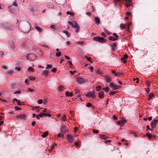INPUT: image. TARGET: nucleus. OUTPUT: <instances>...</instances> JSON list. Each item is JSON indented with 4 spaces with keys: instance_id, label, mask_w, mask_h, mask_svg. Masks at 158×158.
<instances>
[{
    "instance_id": "nucleus-1",
    "label": "nucleus",
    "mask_w": 158,
    "mask_h": 158,
    "mask_svg": "<svg viewBox=\"0 0 158 158\" xmlns=\"http://www.w3.org/2000/svg\"><path fill=\"white\" fill-rule=\"evenodd\" d=\"M36 55L33 54H27L26 56V58L29 60L33 61L36 58Z\"/></svg>"
},
{
    "instance_id": "nucleus-2",
    "label": "nucleus",
    "mask_w": 158,
    "mask_h": 158,
    "mask_svg": "<svg viewBox=\"0 0 158 158\" xmlns=\"http://www.w3.org/2000/svg\"><path fill=\"white\" fill-rule=\"evenodd\" d=\"M31 30V26L29 23L27 22L25 24V26L23 28V31L24 32L26 33L29 32Z\"/></svg>"
},
{
    "instance_id": "nucleus-3",
    "label": "nucleus",
    "mask_w": 158,
    "mask_h": 158,
    "mask_svg": "<svg viewBox=\"0 0 158 158\" xmlns=\"http://www.w3.org/2000/svg\"><path fill=\"white\" fill-rule=\"evenodd\" d=\"M1 25L2 27L5 29L7 30L8 31H11L12 29V27L11 26L9 25H7L4 22L1 23Z\"/></svg>"
},
{
    "instance_id": "nucleus-4",
    "label": "nucleus",
    "mask_w": 158,
    "mask_h": 158,
    "mask_svg": "<svg viewBox=\"0 0 158 158\" xmlns=\"http://www.w3.org/2000/svg\"><path fill=\"white\" fill-rule=\"evenodd\" d=\"M110 86L111 87L112 89L113 90L118 89L121 88V86L120 85L117 86L116 85L114 84L113 83L111 82L110 84Z\"/></svg>"
},
{
    "instance_id": "nucleus-5",
    "label": "nucleus",
    "mask_w": 158,
    "mask_h": 158,
    "mask_svg": "<svg viewBox=\"0 0 158 158\" xmlns=\"http://www.w3.org/2000/svg\"><path fill=\"white\" fill-rule=\"evenodd\" d=\"M95 92L94 91L89 92L85 95L88 97L94 98H95Z\"/></svg>"
},
{
    "instance_id": "nucleus-6",
    "label": "nucleus",
    "mask_w": 158,
    "mask_h": 158,
    "mask_svg": "<svg viewBox=\"0 0 158 158\" xmlns=\"http://www.w3.org/2000/svg\"><path fill=\"white\" fill-rule=\"evenodd\" d=\"M67 138L69 143H72L73 140V137L71 135H67Z\"/></svg>"
},
{
    "instance_id": "nucleus-7",
    "label": "nucleus",
    "mask_w": 158,
    "mask_h": 158,
    "mask_svg": "<svg viewBox=\"0 0 158 158\" xmlns=\"http://www.w3.org/2000/svg\"><path fill=\"white\" fill-rule=\"evenodd\" d=\"M132 5L131 0H126L125 1V5L127 7H130Z\"/></svg>"
},
{
    "instance_id": "nucleus-8",
    "label": "nucleus",
    "mask_w": 158,
    "mask_h": 158,
    "mask_svg": "<svg viewBox=\"0 0 158 158\" xmlns=\"http://www.w3.org/2000/svg\"><path fill=\"white\" fill-rule=\"evenodd\" d=\"M50 27L53 29L55 30H57L60 29V27L58 25H51L50 26Z\"/></svg>"
},
{
    "instance_id": "nucleus-9",
    "label": "nucleus",
    "mask_w": 158,
    "mask_h": 158,
    "mask_svg": "<svg viewBox=\"0 0 158 158\" xmlns=\"http://www.w3.org/2000/svg\"><path fill=\"white\" fill-rule=\"evenodd\" d=\"M77 81L78 83L80 84H81L82 83H84L85 82V80L82 78L79 77L77 79Z\"/></svg>"
},
{
    "instance_id": "nucleus-10",
    "label": "nucleus",
    "mask_w": 158,
    "mask_h": 158,
    "mask_svg": "<svg viewBox=\"0 0 158 158\" xmlns=\"http://www.w3.org/2000/svg\"><path fill=\"white\" fill-rule=\"evenodd\" d=\"M16 117L17 118H21L22 119H24L26 118V116L25 114H21L17 115Z\"/></svg>"
},
{
    "instance_id": "nucleus-11",
    "label": "nucleus",
    "mask_w": 158,
    "mask_h": 158,
    "mask_svg": "<svg viewBox=\"0 0 158 158\" xmlns=\"http://www.w3.org/2000/svg\"><path fill=\"white\" fill-rule=\"evenodd\" d=\"M6 72L7 74L11 75L14 74V70L11 69L6 71Z\"/></svg>"
},
{
    "instance_id": "nucleus-12",
    "label": "nucleus",
    "mask_w": 158,
    "mask_h": 158,
    "mask_svg": "<svg viewBox=\"0 0 158 158\" xmlns=\"http://www.w3.org/2000/svg\"><path fill=\"white\" fill-rule=\"evenodd\" d=\"M128 56L127 55V54H125L124 55L123 57L121 58V60L124 63H125L126 62V61H125V59L127 58H128Z\"/></svg>"
},
{
    "instance_id": "nucleus-13",
    "label": "nucleus",
    "mask_w": 158,
    "mask_h": 158,
    "mask_svg": "<svg viewBox=\"0 0 158 158\" xmlns=\"http://www.w3.org/2000/svg\"><path fill=\"white\" fill-rule=\"evenodd\" d=\"M96 74H99L101 75L103 74L102 71V70H100L99 69H97L96 70Z\"/></svg>"
},
{
    "instance_id": "nucleus-14",
    "label": "nucleus",
    "mask_w": 158,
    "mask_h": 158,
    "mask_svg": "<svg viewBox=\"0 0 158 158\" xmlns=\"http://www.w3.org/2000/svg\"><path fill=\"white\" fill-rule=\"evenodd\" d=\"M48 71L45 70L42 72V74L45 77H47L48 74Z\"/></svg>"
},
{
    "instance_id": "nucleus-15",
    "label": "nucleus",
    "mask_w": 158,
    "mask_h": 158,
    "mask_svg": "<svg viewBox=\"0 0 158 158\" xmlns=\"http://www.w3.org/2000/svg\"><path fill=\"white\" fill-rule=\"evenodd\" d=\"M65 94L66 96L69 97H72L73 95V93H70L68 91L66 92L65 93Z\"/></svg>"
},
{
    "instance_id": "nucleus-16",
    "label": "nucleus",
    "mask_w": 158,
    "mask_h": 158,
    "mask_svg": "<svg viewBox=\"0 0 158 158\" xmlns=\"http://www.w3.org/2000/svg\"><path fill=\"white\" fill-rule=\"evenodd\" d=\"M125 122L124 121L120 120V121H119L118 122L117 124L118 125L122 126L124 124Z\"/></svg>"
},
{
    "instance_id": "nucleus-17",
    "label": "nucleus",
    "mask_w": 158,
    "mask_h": 158,
    "mask_svg": "<svg viewBox=\"0 0 158 158\" xmlns=\"http://www.w3.org/2000/svg\"><path fill=\"white\" fill-rule=\"evenodd\" d=\"M95 23L98 24L100 22V21L99 18L97 17H95Z\"/></svg>"
},
{
    "instance_id": "nucleus-18",
    "label": "nucleus",
    "mask_w": 158,
    "mask_h": 158,
    "mask_svg": "<svg viewBox=\"0 0 158 158\" xmlns=\"http://www.w3.org/2000/svg\"><path fill=\"white\" fill-rule=\"evenodd\" d=\"M61 130L62 132L67 133L68 132V129L64 127H61Z\"/></svg>"
},
{
    "instance_id": "nucleus-19",
    "label": "nucleus",
    "mask_w": 158,
    "mask_h": 158,
    "mask_svg": "<svg viewBox=\"0 0 158 158\" xmlns=\"http://www.w3.org/2000/svg\"><path fill=\"white\" fill-rule=\"evenodd\" d=\"M12 6H15L16 7H18V3H17V2L16 0H15V1L14 2V3L12 4V5H11V6H9L8 7V8H9L10 7H11Z\"/></svg>"
},
{
    "instance_id": "nucleus-20",
    "label": "nucleus",
    "mask_w": 158,
    "mask_h": 158,
    "mask_svg": "<svg viewBox=\"0 0 158 158\" xmlns=\"http://www.w3.org/2000/svg\"><path fill=\"white\" fill-rule=\"evenodd\" d=\"M154 96V95L152 93H151L148 95V100L149 101Z\"/></svg>"
},
{
    "instance_id": "nucleus-21",
    "label": "nucleus",
    "mask_w": 158,
    "mask_h": 158,
    "mask_svg": "<svg viewBox=\"0 0 158 158\" xmlns=\"http://www.w3.org/2000/svg\"><path fill=\"white\" fill-rule=\"evenodd\" d=\"M104 92L103 91L99 93V97L100 98H104Z\"/></svg>"
},
{
    "instance_id": "nucleus-22",
    "label": "nucleus",
    "mask_w": 158,
    "mask_h": 158,
    "mask_svg": "<svg viewBox=\"0 0 158 158\" xmlns=\"http://www.w3.org/2000/svg\"><path fill=\"white\" fill-rule=\"evenodd\" d=\"M98 41L100 42H105V39L104 38H103V37H98Z\"/></svg>"
},
{
    "instance_id": "nucleus-23",
    "label": "nucleus",
    "mask_w": 158,
    "mask_h": 158,
    "mask_svg": "<svg viewBox=\"0 0 158 158\" xmlns=\"http://www.w3.org/2000/svg\"><path fill=\"white\" fill-rule=\"evenodd\" d=\"M117 46V44L116 43H114L111 46V49L113 51H114L115 49V48Z\"/></svg>"
},
{
    "instance_id": "nucleus-24",
    "label": "nucleus",
    "mask_w": 158,
    "mask_h": 158,
    "mask_svg": "<svg viewBox=\"0 0 158 158\" xmlns=\"http://www.w3.org/2000/svg\"><path fill=\"white\" fill-rule=\"evenodd\" d=\"M105 81L107 82H110L111 81V78L110 77H106L105 78Z\"/></svg>"
},
{
    "instance_id": "nucleus-25",
    "label": "nucleus",
    "mask_w": 158,
    "mask_h": 158,
    "mask_svg": "<svg viewBox=\"0 0 158 158\" xmlns=\"http://www.w3.org/2000/svg\"><path fill=\"white\" fill-rule=\"evenodd\" d=\"M100 138L103 139H106L108 138V137L106 135H102L100 136Z\"/></svg>"
},
{
    "instance_id": "nucleus-26",
    "label": "nucleus",
    "mask_w": 158,
    "mask_h": 158,
    "mask_svg": "<svg viewBox=\"0 0 158 158\" xmlns=\"http://www.w3.org/2000/svg\"><path fill=\"white\" fill-rule=\"evenodd\" d=\"M61 120L63 121H65L66 118V116L65 115H62L61 118Z\"/></svg>"
},
{
    "instance_id": "nucleus-27",
    "label": "nucleus",
    "mask_w": 158,
    "mask_h": 158,
    "mask_svg": "<svg viewBox=\"0 0 158 158\" xmlns=\"http://www.w3.org/2000/svg\"><path fill=\"white\" fill-rule=\"evenodd\" d=\"M35 28L36 30L39 32H41L42 31V29L39 27L36 26Z\"/></svg>"
},
{
    "instance_id": "nucleus-28",
    "label": "nucleus",
    "mask_w": 158,
    "mask_h": 158,
    "mask_svg": "<svg viewBox=\"0 0 158 158\" xmlns=\"http://www.w3.org/2000/svg\"><path fill=\"white\" fill-rule=\"evenodd\" d=\"M27 70L29 72H34L35 69L31 67H30L27 69Z\"/></svg>"
},
{
    "instance_id": "nucleus-29",
    "label": "nucleus",
    "mask_w": 158,
    "mask_h": 158,
    "mask_svg": "<svg viewBox=\"0 0 158 158\" xmlns=\"http://www.w3.org/2000/svg\"><path fill=\"white\" fill-rule=\"evenodd\" d=\"M109 39L110 40H112V41H114L116 40H117L118 39L117 38H115L113 36H110L109 38Z\"/></svg>"
},
{
    "instance_id": "nucleus-30",
    "label": "nucleus",
    "mask_w": 158,
    "mask_h": 158,
    "mask_svg": "<svg viewBox=\"0 0 158 158\" xmlns=\"http://www.w3.org/2000/svg\"><path fill=\"white\" fill-rule=\"evenodd\" d=\"M126 25L124 24H121L120 25V27L121 30H123L125 28Z\"/></svg>"
},
{
    "instance_id": "nucleus-31",
    "label": "nucleus",
    "mask_w": 158,
    "mask_h": 158,
    "mask_svg": "<svg viewBox=\"0 0 158 158\" xmlns=\"http://www.w3.org/2000/svg\"><path fill=\"white\" fill-rule=\"evenodd\" d=\"M63 32L68 37H70V34L67 31H63Z\"/></svg>"
},
{
    "instance_id": "nucleus-32",
    "label": "nucleus",
    "mask_w": 158,
    "mask_h": 158,
    "mask_svg": "<svg viewBox=\"0 0 158 158\" xmlns=\"http://www.w3.org/2000/svg\"><path fill=\"white\" fill-rule=\"evenodd\" d=\"M48 131H46L41 136L43 137H45L48 135Z\"/></svg>"
},
{
    "instance_id": "nucleus-33",
    "label": "nucleus",
    "mask_w": 158,
    "mask_h": 158,
    "mask_svg": "<svg viewBox=\"0 0 158 158\" xmlns=\"http://www.w3.org/2000/svg\"><path fill=\"white\" fill-rule=\"evenodd\" d=\"M76 99L79 100H80L81 101H82V99L81 97L80 94H79L76 96Z\"/></svg>"
},
{
    "instance_id": "nucleus-34",
    "label": "nucleus",
    "mask_w": 158,
    "mask_h": 158,
    "mask_svg": "<svg viewBox=\"0 0 158 158\" xmlns=\"http://www.w3.org/2000/svg\"><path fill=\"white\" fill-rule=\"evenodd\" d=\"M146 136L149 139H151L152 137V135L150 133H147Z\"/></svg>"
},
{
    "instance_id": "nucleus-35",
    "label": "nucleus",
    "mask_w": 158,
    "mask_h": 158,
    "mask_svg": "<svg viewBox=\"0 0 158 158\" xmlns=\"http://www.w3.org/2000/svg\"><path fill=\"white\" fill-rule=\"evenodd\" d=\"M64 89V88L63 86H60L59 87L58 89L59 91H62Z\"/></svg>"
},
{
    "instance_id": "nucleus-36",
    "label": "nucleus",
    "mask_w": 158,
    "mask_h": 158,
    "mask_svg": "<svg viewBox=\"0 0 158 158\" xmlns=\"http://www.w3.org/2000/svg\"><path fill=\"white\" fill-rule=\"evenodd\" d=\"M56 146V143H54L53 145L52 146L51 149L49 150V151H52L53 149Z\"/></svg>"
},
{
    "instance_id": "nucleus-37",
    "label": "nucleus",
    "mask_w": 158,
    "mask_h": 158,
    "mask_svg": "<svg viewBox=\"0 0 158 158\" xmlns=\"http://www.w3.org/2000/svg\"><path fill=\"white\" fill-rule=\"evenodd\" d=\"M29 80L32 81H34L35 80V78L34 77H30L29 78Z\"/></svg>"
},
{
    "instance_id": "nucleus-38",
    "label": "nucleus",
    "mask_w": 158,
    "mask_h": 158,
    "mask_svg": "<svg viewBox=\"0 0 158 158\" xmlns=\"http://www.w3.org/2000/svg\"><path fill=\"white\" fill-rule=\"evenodd\" d=\"M103 89L104 90V91L106 92H108L109 91V88L106 86V87L103 88Z\"/></svg>"
},
{
    "instance_id": "nucleus-39",
    "label": "nucleus",
    "mask_w": 158,
    "mask_h": 158,
    "mask_svg": "<svg viewBox=\"0 0 158 158\" xmlns=\"http://www.w3.org/2000/svg\"><path fill=\"white\" fill-rule=\"evenodd\" d=\"M80 31L79 27L78 26L75 28V32L76 33Z\"/></svg>"
},
{
    "instance_id": "nucleus-40",
    "label": "nucleus",
    "mask_w": 158,
    "mask_h": 158,
    "mask_svg": "<svg viewBox=\"0 0 158 158\" xmlns=\"http://www.w3.org/2000/svg\"><path fill=\"white\" fill-rule=\"evenodd\" d=\"M52 66L51 64H48L47 67L46 68V69H47L48 68H52Z\"/></svg>"
},
{
    "instance_id": "nucleus-41",
    "label": "nucleus",
    "mask_w": 158,
    "mask_h": 158,
    "mask_svg": "<svg viewBox=\"0 0 158 158\" xmlns=\"http://www.w3.org/2000/svg\"><path fill=\"white\" fill-rule=\"evenodd\" d=\"M61 53L60 52H57L56 53V56H57L59 57L61 56Z\"/></svg>"
},
{
    "instance_id": "nucleus-42",
    "label": "nucleus",
    "mask_w": 158,
    "mask_h": 158,
    "mask_svg": "<svg viewBox=\"0 0 158 158\" xmlns=\"http://www.w3.org/2000/svg\"><path fill=\"white\" fill-rule=\"evenodd\" d=\"M88 68L92 72L93 71V69H94V68L93 66H89V67H88Z\"/></svg>"
},
{
    "instance_id": "nucleus-43",
    "label": "nucleus",
    "mask_w": 158,
    "mask_h": 158,
    "mask_svg": "<svg viewBox=\"0 0 158 158\" xmlns=\"http://www.w3.org/2000/svg\"><path fill=\"white\" fill-rule=\"evenodd\" d=\"M39 115L40 117H42L43 116H45V113H40L39 114Z\"/></svg>"
},
{
    "instance_id": "nucleus-44",
    "label": "nucleus",
    "mask_w": 158,
    "mask_h": 158,
    "mask_svg": "<svg viewBox=\"0 0 158 158\" xmlns=\"http://www.w3.org/2000/svg\"><path fill=\"white\" fill-rule=\"evenodd\" d=\"M57 137H61L63 138L64 135H63L61 134L60 133H59L57 135Z\"/></svg>"
},
{
    "instance_id": "nucleus-45",
    "label": "nucleus",
    "mask_w": 158,
    "mask_h": 158,
    "mask_svg": "<svg viewBox=\"0 0 158 158\" xmlns=\"http://www.w3.org/2000/svg\"><path fill=\"white\" fill-rule=\"evenodd\" d=\"M66 14H67V15H73V13L70 12L69 11H67L66 12Z\"/></svg>"
},
{
    "instance_id": "nucleus-46",
    "label": "nucleus",
    "mask_w": 158,
    "mask_h": 158,
    "mask_svg": "<svg viewBox=\"0 0 158 158\" xmlns=\"http://www.w3.org/2000/svg\"><path fill=\"white\" fill-rule=\"evenodd\" d=\"M101 88V86H98L96 88V89L97 91H99Z\"/></svg>"
},
{
    "instance_id": "nucleus-47",
    "label": "nucleus",
    "mask_w": 158,
    "mask_h": 158,
    "mask_svg": "<svg viewBox=\"0 0 158 158\" xmlns=\"http://www.w3.org/2000/svg\"><path fill=\"white\" fill-rule=\"evenodd\" d=\"M77 24V23L76 21H73V23L72 24V26H73V25H75Z\"/></svg>"
},
{
    "instance_id": "nucleus-48",
    "label": "nucleus",
    "mask_w": 158,
    "mask_h": 158,
    "mask_svg": "<svg viewBox=\"0 0 158 158\" xmlns=\"http://www.w3.org/2000/svg\"><path fill=\"white\" fill-rule=\"evenodd\" d=\"M15 69L18 71H19L21 70V68L20 67H16L15 68Z\"/></svg>"
},
{
    "instance_id": "nucleus-49",
    "label": "nucleus",
    "mask_w": 158,
    "mask_h": 158,
    "mask_svg": "<svg viewBox=\"0 0 158 158\" xmlns=\"http://www.w3.org/2000/svg\"><path fill=\"white\" fill-rule=\"evenodd\" d=\"M101 35L103 37H106V35L104 32L102 33Z\"/></svg>"
},
{
    "instance_id": "nucleus-50",
    "label": "nucleus",
    "mask_w": 158,
    "mask_h": 158,
    "mask_svg": "<svg viewBox=\"0 0 158 158\" xmlns=\"http://www.w3.org/2000/svg\"><path fill=\"white\" fill-rule=\"evenodd\" d=\"M93 132L95 134H98V131L97 130H93Z\"/></svg>"
},
{
    "instance_id": "nucleus-51",
    "label": "nucleus",
    "mask_w": 158,
    "mask_h": 158,
    "mask_svg": "<svg viewBox=\"0 0 158 158\" xmlns=\"http://www.w3.org/2000/svg\"><path fill=\"white\" fill-rule=\"evenodd\" d=\"M43 102V100L42 99H40L38 101V103L39 104H42Z\"/></svg>"
},
{
    "instance_id": "nucleus-52",
    "label": "nucleus",
    "mask_w": 158,
    "mask_h": 158,
    "mask_svg": "<svg viewBox=\"0 0 158 158\" xmlns=\"http://www.w3.org/2000/svg\"><path fill=\"white\" fill-rule=\"evenodd\" d=\"M113 36H114L117 38L118 37V36L115 33H114L113 34Z\"/></svg>"
},
{
    "instance_id": "nucleus-53",
    "label": "nucleus",
    "mask_w": 158,
    "mask_h": 158,
    "mask_svg": "<svg viewBox=\"0 0 158 158\" xmlns=\"http://www.w3.org/2000/svg\"><path fill=\"white\" fill-rule=\"evenodd\" d=\"M56 70V68H54L52 69L51 71L52 72H55Z\"/></svg>"
},
{
    "instance_id": "nucleus-54",
    "label": "nucleus",
    "mask_w": 158,
    "mask_h": 158,
    "mask_svg": "<svg viewBox=\"0 0 158 158\" xmlns=\"http://www.w3.org/2000/svg\"><path fill=\"white\" fill-rule=\"evenodd\" d=\"M86 106L87 107H90L91 106V104L90 103L88 102L87 103V104H86Z\"/></svg>"
},
{
    "instance_id": "nucleus-55",
    "label": "nucleus",
    "mask_w": 158,
    "mask_h": 158,
    "mask_svg": "<svg viewBox=\"0 0 158 158\" xmlns=\"http://www.w3.org/2000/svg\"><path fill=\"white\" fill-rule=\"evenodd\" d=\"M146 84L149 87L150 85V83L149 81H147L146 82Z\"/></svg>"
},
{
    "instance_id": "nucleus-56",
    "label": "nucleus",
    "mask_w": 158,
    "mask_h": 158,
    "mask_svg": "<svg viewBox=\"0 0 158 158\" xmlns=\"http://www.w3.org/2000/svg\"><path fill=\"white\" fill-rule=\"evenodd\" d=\"M28 90L29 91L32 92L34 91V90L32 89H31L30 88L28 89Z\"/></svg>"
},
{
    "instance_id": "nucleus-57",
    "label": "nucleus",
    "mask_w": 158,
    "mask_h": 158,
    "mask_svg": "<svg viewBox=\"0 0 158 158\" xmlns=\"http://www.w3.org/2000/svg\"><path fill=\"white\" fill-rule=\"evenodd\" d=\"M116 93V91H113L110 93V94L111 95H113L115 94Z\"/></svg>"
},
{
    "instance_id": "nucleus-58",
    "label": "nucleus",
    "mask_w": 158,
    "mask_h": 158,
    "mask_svg": "<svg viewBox=\"0 0 158 158\" xmlns=\"http://www.w3.org/2000/svg\"><path fill=\"white\" fill-rule=\"evenodd\" d=\"M98 37H94L93 38V39L95 40L96 41H98Z\"/></svg>"
},
{
    "instance_id": "nucleus-59",
    "label": "nucleus",
    "mask_w": 158,
    "mask_h": 158,
    "mask_svg": "<svg viewBox=\"0 0 158 158\" xmlns=\"http://www.w3.org/2000/svg\"><path fill=\"white\" fill-rule=\"evenodd\" d=\"M111 140H108L105 141V143H110V142H111Z\"/></svg>"
},
{
    "instance_id": "nucleus-60",
    "label": "nucleus",
    "mask_w": 158,
    "mask_h": 158,
    "mask_svg": "<svg viewBox=\"0 0 158 158\" xmlns=\"http://www.w3.org/2000/svg\"><path fill=\"white\" fill-rule=\"evenodd\" d=\"M70 72L71 74L73 75L74 74V73L76 72V71H70Z\"/></svg>"
},
{
    "instance_id": "nucleus-61",
    "label": "nucleus",
    "mask_w": 158,
    "mask_h": 158,
    "mask_svg": "<svg viewBox=\"0 0 158 158\" xmlns=\"http://www.w3.org/2000/svg\"><path fill=\"white\" fill-rule=\"evenodd\" d=\"M15 109L16 110H20L21 109L19 108V107H17V106H15Z\"/></svg>"
},
{
    "instance_id": "nucleus-62",
    "label": "nucleus",
    "mask_w": 158,
    "mask_h": 158,
    "mask_svg": "<svg viewBox=\"0 0 158 158\" xmlns=\"http://www.w3.org/2000/svg\"><path fill=\"white\" fill-rule=\"evenodd\" d=\"M36 124V122L35 121H33L32 123V125L33 126H34Z\"/></svg>"
},
{
    "instance_id": "nucleus-63",
    "label": "nucleus",
    "mask_w": 158,
    "mask_h": 158,
    "mask_svg": "<svg viewBox=\"0 0 158 158\" xmlns=\"http://www.w3.org/2000/svg\"><path fill=\"white\" fill-rule=\"evenodd\" d=\"M113 119H114V120H116L117 119V117L114 115L113 116Z\"/></svg>"
},
{
    "instance_id": "nucleus-64",
    "label": "nucleus",
    "mask_w": 158,
    "mask_h": 158,
    "mask_svg": "<svg viewBox=\"0 0 158 158\" xmlns=\"http://www.w3.org/2000/svg\"><path fill=\"white\" fill-rule=\"evenodd\" d=\"M146 90L148 93L150 91V89L149 88L146 89Z\"/></svg>"
}]
</instances>
